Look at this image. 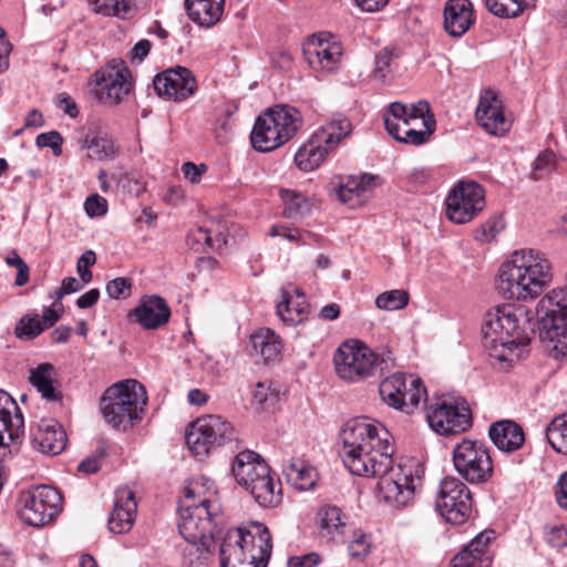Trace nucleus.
<instances>
[{
  "instance_id": "nucleus-1",
  "label": "nucleus",
  "mask_w": 567,
  "mask_h": 567,
  "mask_svg": "<svg viewBox=\"0 0 567 567\" xmlns=\"http://www.w3.org/2000/svg\"><path fill=\"white\" fill-rule=\"evenodd\" d=\"M393 444H385L382 449L377 447L371 451L364 449L354 453L355 460L360 461L359 471L352 467L348 460L342 462L353 475L379 477L380 497L386 504L401 508L413 501L421 477L414 476L412 468L405 465L393 468Z\"/></svg>"
},
{
  "instance_id": "nucleus-2",
  "label": "nucleus",
  "mask_w": 567,
  "mask_h": 567,
  "mask_svg": "<svg viewBox=\"0 0 567 567\" xmlns=\"http://www.w3.org/2000/svg\"><path fill=\"white\" fill-rule=\"evenodd\" d=\"M553 282V266L546 255L535 249L514 251L497 274L496 289L508 300L538 298Z\"/></svg>"
},
{
  "instance_id": "nucleus-3",
  "label": "nucleus",
  "mask_w": 567,
  "mask_h": 567,
  "mask_svg": "<svg viewBox=\"0 0 567 567\" xmlns=\"http://www.w3.org/2000/svg\"><path fill=\"white\" fill-rule=\"evenodd\" d=\"M271 550V535L264 524L230 528L220 544V567H266Z\"/></svg>"
},
{
  "instance_id": "nucleus-4",
  "label": "nucleus",
  "mask_w": 567,
  "mask_h": 567,
  "mask_svg": "<svg viewBox=\"0 0 567 567\" xmlns=\"http://www.w3.org/2000/svg\"><path fill=\"white\" fill-rule=\"evenodd\" d=\"M146 404L144 385L133 379L114 383L100 399V410L106 423L124 431L142 420Z\"/></svg>"
},
{
  "instance_id": "nucleus-5",
  "label": "nucleus",
  "mask_w": 567,
  "mask_h": 567,
  "mask_svg": "<svg viewBox=\"0 0 567 567\" xmlns=\"http://www.w3.org/2000/svg\"><path fill=\"white\" fill-rule=\"evenodd\" d=\"M384 125L388 133L396 141L422 145L434 131V120L426 101L406 105L393 102L384 113Z\"/></svg>"
},
{
  "instance_id": "nucleus-6",
  "label": "nucleus",
  "mask_w": 567,
  "mask_h": 567,
  "mask_svg": "<svg viewBox=\"0 0 567 567\" xmlns=\"http://www.w3.org/2000/svg\"><path fill=\"white\" fill-rule=\"evenodd\" d=\"M352 132V124L342 114L333 115L321 125L295 155L299 169L311 172L318 168L328 154L336 151L339 144Z\"/></svg>"
},
{
  "instance_id": "nucleus-7",
  "label": "nucleus",
  "mask_w": 567,
  "mask_h": 567,
  "mask_svg": "<svg viewBox=\"0 0 567 567\" xmlns=\"http://www.w3.org/2000/svg\"><path fill=\"white\" fill-rule=\"evenodd\" d=\"M197 484L185 487V501L179 507L178 530L186 542L214 538L218 506L206 498L195 502Z\"/></svg>"
},
{
  "instance_id": "nucleus-8",
  "label": "nucleus",
  "mask_w": 567,
  "mask_h": 567,
  "mask_svg": "<svg viewBox=\"0 0 567 567\" xmlns=\"http://www.w3.org/2000/svg\"><path fill=\"white\" fill-rule=\"evenodd\" d=\"M340 440L342 442L339 451L341 458L348 460L357 471L361 465L360 461L355 460L354 453L364 449L371 451L377 447L382 449L385 444H393L389 431L382 424L367 417L348 421L340 433Z\"/></svg>"
},
{
  "instance_id": "nucleus-9",
  "label": "nucleus",
  "mask_w": 567,
  "mask_h": 567,
  "mask_svg": "<svg viewBox=\"0 0 567 567\" xmlns=\"http://www.w3.org/2000/svg\"><path fill=\"white\" fill-rule=\"evenodd\" d=\"M454 470L473 485L487 483L494 473L488 447L477 440L463 439L452 450Z\"/></svg>"
},
{
  "instance_id": "nucleus-10",
  "label": "nucleus",
  "mask_w": 567,
  "mask_h": 567,
  "mask_svg": "<svg viewBox=\"0 0 567 567\" xmlns=\"http://www.w3.org/2000/svg\"><path fill=\"white\" fill-rule=\"evenodd\" d=\"M188 449L196 456L209 452L236 439L233 425L219 415H205L190 423L185 434Z\"/></svg>"
},
{
  "instance_id": "nucleus-11",
  "label": "nucleus",
  "mask_w": 567,
  "mask_h": 567,
  "mask_svg": "<svg viewBox=\"0 0 567 567\" xmlns=\"http://www.w3.org/2000/svg\"><path fill=\"white\" fill-rule=\"evenodd\" d=\"M337 375L343 381L360 382L374 374L378 355L363 342L346 341L333 357Z\"/></svg>"
},
{
  "instance_id": "nucleus-12",
  "label": "nucleus",
  "mask_w": 567,
  "mask_h": 567,
  "mask_svg": "<svg viewBox=\"0 0 567 567\" xmlns=\"http://www.w3.org/2000/svg\"><path fill=\"white\" fill-rule=\"evenodd\" d=\"M379 394L388 406L410 414L426 396V389L420 378L396 372L381 381Z\"/></svg>"
},
{
  "instance_id": "nucleus-13",
  "label": "nucleus",
  "mask_w": 567,
  "mask_h": 567,
  "mask_svg": "<svg viewBox=\"0 0 567 567\" xmlns=\"http://www.w3.org/2000/svg\"><path fill=\"white\" fill-rule=\"evenodd\" d=\"M472 495L468 487L454 476L444 477L439 485L435 506L450 524L461 525L472 513Z\"/></svg>"
},
{
  "instance_id": "nucleus-14",
  "label": "nucleus",
  "mask_w": 567,
  "mask_h": 567,
  "mask_svg": "<svg viewBox=\"0 0 567 567\" xmlns=\"http://www.w3.org/2000/svg\"><path fill=\"white\" fill-rule=\"evenodd\" d=\"M426 420L439 434H458L472 426V413L465 399L446 398L432 404L426 412Z\"/></svg>"
},
{
  "instance_id": "nucleus-15",
  "label": "nucleus",
  "mask_w": 567,
  "mask_h": 567,
  "mask_svg": "<svg viewBox=\"0 0 567 567\" xmlns=\"http://www.w3.org/2000/svg\"><path fill=\"white\" fill-rule=\"evenodd\" d=\"M20 504L21 519L30 526L40 527L59 513L62 497L55 488L42 485L22 493Z\"/></svg>"
},
{
  "instance_id": "nucleus-16",
  "label": "nucleus",
  "mask_w": 567,
  "mask_h": 567,
  "mask_svg": "<svg viewBox=\"0 0 567 567\" xmlns=\"http://www.w3.org/2000/svg\"><path fill=\"white\" fill-rule=\"evenodd\" d=\"M446 217L455 224L471 221L485 207V193L475 182H460L449 193Z\"/></svg>"
},
{
  "instance_id": "nucleus-17",
  "label": "nucleus",
  "mask_w": 567,
  "mask_h": 567,
  "mask_svg": "<svg viewBox=\"0 0 567 567\" xmlns=\"http://www.w3.org/2000/svg\"><path fill=\"white\" fill-rule=\"evenodd\" d=\"M131 90V72L123 60H112L95 73L94 91L103 103L117 104L128 95Z\"/></svg>"
},
{
  "instance_id": "nucleus-18",
  "label": "nucleus",
  "mask_w": 567,
  "mask_h": 567,
  "mask_svg": "<svg viewBox=\"0 0 567 567\" xmlns=\"http://www.w3.org/2000/svg\"><path fill=\"white\" fill-rule=\"evenodd\" d=\"M511 320H516V323L524 326L526 322V307L506 303L489 310L485 315L482 328L486 344L494 349L498 347L505 349V341H509L508 324Z\"/></svg>"
},
{
  "instance_id": "nucleus-19",
  "label": "nucleus",
  "mask_w": 567,
  "mask_h": 567,
  "mask_svg": "<svg viewBox=\"0 0 567 567\" xmlns=\"http://www.w3.org/2000/svg\"><path fill=\"white\" fill-rule=\"evenodd\" d=\"M475 118L477 124L493 136H504L512 126V121L505 116L503 101L498 93L491 89L481 93Z\"/></svg>"
},
{
  "instance_id": "nucleus-20",
  "label": "nucleus",
  "mask_w": 567,
  "mask_h": 567,
  "mask_svg": "<svg viewBox=\"0 0 567 567\" xmlns=\"http://www.w3.org/2000/svg\"><path fill=\"white\" fill-rule=\"evenodd\" d=\"M153 85L161 97L174 101H184L197 90V81L193 72L179 65L157 74Z\"/></svg>"
},
{
  "instance_id": "nucleus-21",
  "label": "nucleus",
  "mask_w": 567,
  "mask_h": 567,
  "mask_svg": "<svg viewBox=\"0 0 567 567\" xmlns=\"http://www.w3.org/2000/svg\"><path fill=\"white\" fill-rule=\"evenodd\" d=\"M32 447L47 455H58L66 446V433L53 419H42L31 430Z\"/></svg>"
},
{
  "instance_id": "nucleus-22",
  "label": "nucleus",
  "mask_w": 567,
  "mask_h": 567,
  "mask_svg": "<svg viewBox=\"0 0 567 567\" xmlns=\"http://www.w3.org/2000/svg\"><path fill=\"white\" fill-rule=\"evenodd\" d=\"M303 56L313 70L333 71L341 56L338 43L312 35L303 45Z\"/></svg>"
},
{
  "instance_id": "nucleus-23",
  "label": "nucleus",
  "mask_w": 567,
  "mask_h": 567,
  "mask_svg": "<svg viewBox=\"0 0 567 567\" xmlns=\"http://www.w3.org/2000/svg\"><path fill=\"white\" fill-rule=\"evenodd\" d=\"M137 503L134 492L128 487H120L115 492L113 511L109 517V529L114 534L131 530L135 522Z\"/></svg>"
},
{
  "instance_id": "nucleus-24",
  "label": "nucleus",
  "mask_w": 567,
  "mask_h": 567,
  "mask_svg": "<svg viewBox=\"0 0 567 567\" xmlns=\"http://www.w3.org/2000/svg\"><path fill=\"white\" fill-rule=\"evenodd\" d=\"M135 321L146 330H155L165 326L171 318V309L159 296H144L133 310Z\"/></svg>"
},
{
  "instance_id": "nucleus-25",
  "label": "nucleus",
  "mask_w": 567,
  "mask_h": 567,
  "mask_svg": "<svg viewBox=\"0 0 567 567\" xmlns=\"http://www.w3.org/2000/svg\"><path fill=\"white\" fill-rule=\"evenodd\" d=\"M184 8L194 24L208 30L221 21L225 0H184Z\"/></svg>"
},
{
  "instance_id": "nucleus-26",
  "label": "nucleus",
  "mask_w": 567,
  "mask_h": 567,
  "mask_svg": "<svg viewBox=\"0 0 567 567\" xmlns=\"http://www.w3.org/2000/svg\"><path fill=\"white\" fill-rule=\"evenodd\" d=\"M493 532H482L476 535L453 559L451 567H489L487 554Z\"/></svg>"
},
{
  "instance_id": "nucleus-27",
  "label": "nucleus",
  "mask_w": 567,
  "mask_h": 567,
  "mask_svg": "<svg viewBox=\"0 0 567 567\" xmlns=\"http://www.w3.org/2000/svg\"><path fill=\"white\" fill-rule=\"evenodd\" d=\"M474 23L470 0H449L444 8V29L454 38L462 37Z\"/></svg>"
},
{
  "instance_id": "nucleus-28",
  "label": "nucleus",
  "mask_w": 567,
  "mask_h": 567,
  "mask_svg": "<svg viewBox=\"0 0 567 567\" xmlns=\"http://www.w3.org/2000/svg\"><path fill=\"white\" fill-rule=\"evenodd\" d=\"M269 466L254 451H244L237 454L231 466V473L237 483L245 488L261 475H265Z\"/></svg>"
},
{
  "instance_id": "nucleus-29",
  "label": "nucleus",
  "mask_w": 567,
  "mask_h": 567,
  "mask_svg": "<svg viewBox=\"0 0 567 567\" xmlns=\"http://www.w3.org/2000/svg\"><path fill=\"white\" fill-rule=\"evenodd\" d=\"M265 115L268 123L280 134L284 143L292 138L302 124L300 112L288 105H276L269 109Z\"/></svg>"
},
{
  "instance_id": "nucleus-30",
  "label": "nucleus",
  "mask_w": 567,
  "mask_h": 567,
  "mask_svg": "<svg viewBox=\"0 0 567 567\" xmlns=\"http://www.w3.org/2000/svg\"><path fill=\"white\" fill-rule=\"evenodd\" d=\"M488 435L494 445L505 452L517 451L525 442L523 429L509 420L493 423L489 426Z\"/></svg>"
},
{
  "instance_id": "nucleus-31",
  "label": "nucleus",
  "mask_w": 567,
  "mask_h": 567,
  "mask_svg": "<svg viewBox=\"0 0 567 567\" xmlns=\"http://www.w3.org/2000/svg\"><path fill=\"white\" fill-rule=\"evenodd\" d=\"M286 481L298 491H309L313 488L317 481V471L315 467L305 463L298 457L290 458L282 468Z\"/></svg>"
},
{
  "instance_id": "nucleus-32",
  "label": "nucleus",
  "mask_w": 567,
  "mask_h": 567,
  "mask_svg": "<svg viewBox=\"0 0 567 567\" xmlns=\"http://www.w3.org/2000/svg\"><path fill=\"white\" fill-rule=\"evenodd\" d=\"M320 534L329 540H337L344 534L348 517L332 505H326L318 512Z\"/></svg>"
},
{
  "instance_id": "nucleus-33",
  "label": "nucleus",
  "mask_w": 567,
  "mask_h": 567,
  "mask_svg": "<svg viewBox=\"0 0 567 567\" xmlns=\"http://www.w3.org/2000/svg\"><path fill=\"white\" fill-rule=\"evenodd\" d=\"M279 485L274 482L270 470H268L265 475L256 478L246 489L260 506L275 507L281 501Z\"/></svg>"
},
{
  "instance_id": "nucleus-34",
  "label": "nucleus",
  "mask_w": 567,
  "mask_h": 567,
  "mask_svg": "<svg viewBox=\"0 0 567 567\" xmlns=\"http://www.w3.org/2000/svg\"><path fill=\"white\" fill-rule=\"evenodd\" d=\"M308 311L309 303L305 295H299L298 298L293 299L288 291H281V300L277 305V315L284 322L290 326L299 324L307 318Z\"/></svg>"
},
{
  "instance_id": "nucleus-35",
  "label": "nucleus",
  "mask_w": 567,
  "mask_h": 567,
  "mask_svg": "<svg viewBox=\"0 0 567 567\" xmlns=\"http://www.w3.org/2000/svg\"><path fill=\"white\" fill-rule=\"evenodd\" d=\"M250 141L252 147L259 152H270L285 144L280 134L268 123L265 114L257 117Z\"/></svg>"
},
{
  "instance_id": "nucleus-36",
  "label": "nucleus",
  "mask_w": 567,
  "mask_h": 567,
  "mask_svg": "<svg viewBox=\"0 0 567 567\" xmlns=\"http://www.w3.org/2000/svg\"><path fill=\"white\" fill-rule=\"evenodd\" d=\"M250 344L256 354L266 363L275 362L281 352L279 337L270 329H261L250 337Z\"/></svg>"
},
{
  "instance_id": "nucleus-37",
  "label": "nucleus",
  "mask_w": 567,
  "mask_h": 567,
  "mask_svg": "<svg viewBox=\"0 0 567 567\" xmlns=\"http://www.w3.org/2000/svg\"><path fill=\"white\" fill-rule=\"evenodd\" d=\"M54 367L51 363H41L30 371V383L41 393L42 398L48 401H60L62 398L53 385Z\"/></svg>"
},
{
  "instance_id": "nucleus-38",
  "label": "nucleus",
  "mask_w": 567,
  "mask_h": 567,
  "mask_svg": "<svg viewBox=\"0 0 567 567\" xmlns=\"http://www.w3.org/2000/svg\"><path fill=\"white\" fill-rule=\"evenodd\" d=\"M535 324L533 311L526 307V322L524 327L518 322L516 323V320H511L508 324L509 341H505V349L512 351L514 348L526 347L535 333Z\"/></svg>"
},
{
  "instance_id": "nucleus-39",
  "label": "nucleus",
  "mask_w": 567,
  "mask_h": 567,
  "mask_svg": "<svg viewBox=\"0 0 567 567\" xmlns=\"http://www.w3.org/2000/svg\"><path fill=\"white\" fill-rule=\"evenodd\" d=\"M546 439L553 450L567 456V413L550 421L546 427Z\"/></svg>"
},
{
  "instance_id": "nucleus-40",
  "label": "nucleus",
  "mask_w": 567,
  "mask_h": 567,
  "mask_svg": "<svg viewBox=\"0 0 567 567\" xmlns=\"http://www.w3.org/2000/svg\"><path fill=\"white\" fill-rule=\"evenodd\" d=\"M535 0H485L486 9L501 18L518 17L524 10L533 7Z\"/></svg>"
},
{
  "instance_id": "nucleus-41",
  "label": "nucleus",
  "mask_w": 567,
  "mask_h": 567,
  "mask_svg": "<svg viewBox=\"0 0 567 567\" xmlns=\"http://www.w3.org/2000/svg\"><path fill=\"white\" fill-rule=\"evenodd\" d=\"M83 147L90 152V157L97 161L113 159L117 155L118 148L114 141L107 136H94L85 138Z\"/></svg>"
},
{
  "instance_id": "nucleus-42",
  "label": "nucleus",
  "mask_w": 567,
  "mask_h": 567,
  "mask_svg": "<svg viewBox=\"0 0 567 567\" xmlns=\"http://www.w3.org/2000/svg\"><path fill=\"white\" fill-rule=\"evenodd\" d=\"M559 165L558 156L551 150H544L535 158L529 178L533 181H542L549 177L557 171Z\"/></svg>"
},
{
  "instance_id": "nucleus-43",
  "label": "nucleus",
  "mask_w": 567,
  "mask_h": 567,
  "mask_svg": "<svg viewBox=\"0 0 567 567\" xmlns=\"http://www.w3.org/2000/svg\"><path fill=\"white\" fill-rule=\"evenodd\" d=\"M281 198L285 203L284 216L287 218H298L310 212L308 199L295 190H281Z\"/></svg>"
},
{
  "instance_id": "nucleus-44",
  "label": "nucleus",
  "mask_w": 567,
  "mask_h": 567,
  "mask_svg": "<svg viewBox=\"0 0 567 567\" xmlns=\"http://www.w3.org/2000/svg\"><path fill=\"white\" fill-rule=\"evenodd\" d=\"M93 10L102 16L125 18L132 9V0H87Z\"/></svg>"
},
{
  "instance_id": "nucleus-45",
  "label": "nucleus",
  "mask_w": 567,
  "mask_h": 567,
  "mask_svg": "<svg viewBox=\"0 0 567 567\" xmlns=\"http://www.w3.org/2000/svg\"><path fill=\"white\" fill-rule=\"evenodd\" d=\"M409 303V293L403 289H393L380 293L375 298V306L380 310L394 311Z\"/></svg>"
},
{
  "instance_id": "nucleus-46",
  "label": "nucleus",
  "mask_w": 567,
  "mask_h": 567,
  "mask_svg": "<svg viewBox=\"0 0 567 567\" xmlns=\"http://www.w3.org/2000/svg\"><path fill=\"white\" fill-rule=\"evenodd\" d=\"M186 543L187 545L183 548V557L186 564L193 566L194 564L204 561L208 558L209 549L214 544V538Z\"/></svg>"
},
{
  "instance_id": "nucleus-47",
  "label": "nucleus",
  "mask_w": 567,
  "mask_h": 567,
  "mask_svg": "<svg viewBox=\"0 0 567 567\" xmlns=\"http://www.w3.org/2000/svg\"><path fill=\"white\" fill-rule=\"evenodd\" d=\"M398 58L393 49L384 48L377 55L371 78L374 81L383 83L388 75L392 72V62Z\"/></svg>"
},
{
  "instance_id": "nucleus-48",
  "label": "nucleus",
  "mask_w": 567,
  "mask_h": 567,
  "mask_svg": "<svg viewBox=\"0 0 567 567\" xmlns=\"http://www.w3.org/2000/svg\"><path fill=\"white\" fill-rule=\"evenodd\" d=\"M44 329L45 328L38 315H25L16 326L14 333L20 339L24 338L31 340L38 337Z\"/></svg>"
},
{
  "instance_id": "nucleus-49",
  "label": "nucleus",
  "mask_w": 567,
  "mask_h": 567,
  "mask_svg": "<svg viewBox=\"0 0 567 567\" xmlns=\"http://www.w3.org/2000/svg\"><path fill=\"white\" fill-rule=\"evenodd\" d=\"M336 194L341 203L348 204L351 207L361 203L362 193L353 176L348 177L346 183L339 185L336 189Z\"/></svg>"
},
{
  "instance_id": "nucleus-50",
  "label": "nucleus",
  "mask_w": 567,
  "mask_h": 567,
  "mask_svg": "<svg viewBox=\"0 0 567 567\" xmlns=\"http://www.w3.org/2000/svg\"><path fill=\"white\" fill-rule=\"evenodd\" d=\"M254 402L262 405L270 402L271 404L280 400V386L274 382H258L252 394Z\"/></svg>"
},
{
  "instance_id": "nucleus-51",
  "label": "nucleus",
  "mask_w": 567,
  "mask_h": 567,
  "mask_svg": "<svg viewBox=\"0 0 567 567\" xmlns=\"http://www.w3.org/2000/svg\"><path fill=\"white\" fill-rule=\"evenodd\" d=\"M62 143L63 137L56 131H50L47 133H41L35 138V144L39 147H49L52 150L55 156L61 155L62 153Z\"/></svg>"
},
{
  "instance_id": "nucleus-52",
  "label": "nucleus",
  "mask_w": 567,
  "mask_h": 567,
  "mask_svg": "<svg viewBox=\"0 0 567 567\" xmlns=\"http://www.w3.org/2000/svg\"><path fill=\"white\" fill-rule=\"evenodd\" d=\"M132 282L127 278L118 277L107 282L106 292L113 299H125L131 295Z\"/></svg>"
},
{
  "instance_id": "nucleus-53",
  "label": "nucleus",
  "mask_w": 567,
  "mask_h": 567,
  "mask_svg": "<svg viewBox=\"0 0 567 567\" xmlns=\"http://www.w3.org/2000/svg\"><path fill=\"white\" fill-rule=\"evenodd\" d=\"M370 542L362 532H354L353 538L348 545V550L353 558H363L370 553Z\"/></svg>"
},
{
  "instance_id": "nucleus-54",
  "label": "nucleus",
  "mask_w": 567,
  "mask_h": 567,
  "mask_svg": "<svg viewBox=\"0 0 567 567\" xmlns=\"http://www.w3.org/2000/svg\"><path fill=\"white\" fill-rule=\"evenodd\" d=\"M96 261V256L93 250L84 251L78 260L76 270L83 285L89 284L92 280V271L90 267Z\"/></svg>"
},
{
  "instance_id": "nucleus-55",
  "label": "nucleus",
  "mask_w": 567,
  "mask_h": 567,
  "mask_svg": "<svg viewBox=\"0 0 567 567\" xmlns=\"http://www.w3.org/2000/svg\"><path fill=\"white\" fill-rule=\"evenodd\" d=\"M84 209L90 217L103 216L107 213V200L97 194H93L85 199Z\"/></svg>"
},
{
  "instance_id": "nucleus-56",
  "label": "nucleus",
  "mask_w": 567,
  "mask_h": 567,
  "mask_svg": "<svg viewBox=\"0 0 567 567\" xmlns=\"http://www.w3.org/2000/svg\"><path fill=\"white\" fill-rule=\"evenodd\" d=\"M320 560L317 553L292 556L288 559V567H316L320 564Z\"/></svg>"
},
{
  "instance_id": "nucleus-57",
  "label": "nucleus",
  "mask_w": 567,
  "mask_h": 567,
  "mask_svg": "<svg viewBox=\"0 0 567 567\" xmlns=\"http://www.w3.org/2000/svg\"><path fill=\"white\" fill-rule=\"evenodd\" d=\"M11 50L12 45L7 39V33L4 29L0 27V73L9 68V54Z\"/></svg>"
},
{
  "instance_id": "nucleus-58",
  "label": "nucleus",
  "mask_w": 567,
  "mask_h": 567,
  "mask_svg": "<svg viewBox=\"0 0 567 567\" xmlns=\"http://www.w3.org/2000/svg\"><path fill=\"white\" fill-rule=\"evenodd\" d=\"M62 311L63 306L59 302H54L53 307L44 308L42 318H40L44 328L54 326V323L61 318Z\"/></svg>"
},
{
  "instance_id": "nucleus-59",
  "label": "nucleus",
  "mask_w": 567,
  "mask_h": 567,
  "mask_svg": "<svg viewBox=\"0 0 567 567\" xmlns=\"http://www.w3.org/2000/svg\"><path fill=\"white\" fill-rule=\"evenodd\" d=\"M546 540L553 547L567 545V529L563 526L550 528L546 534Z\"/></svg>"
},
{
  "instance_id": "nucleus-60",
  "label": "nucleus",
  "mask_w": 567,
  "mask_h": 567,
  "mask_svg": "<svg viewBox=\"0 0 567 567\" xmlns=\"http://www.w3.org/2000/svg\"><path fill=\"white\" fill-rule=\"evenodd\" d=\"M182 172L187 179H189L192 183H196L206 172V166L203 164L196 165L192 162H186L182 166Z\"/></svg>"
},
{
  "instance_id": "nucleus-61",
  "label": "nucleus",
  "mask_w": 567,
  "mask_h": 567,
  "mask_svg": "<svg viewBox=\"0 0 567 567\" xmlns=\"http://www.w3.org/2000/svg\"><path fill=\"white\" fill-rule=\"evenodd\" d=\"M555 496L557 504L567 509V471L558 478Z\"/></svg>"
},
{
  "instance_id": "nucleus-62",
  "label": "nucleus",
  "mask_w": 567,
  "mask_h": 567,
  "mask_svg": "<svg viewBox=\"0 0 567 567\" xmlns=\"http://www.w3.org/2000/svg\"><path fill=\"white\" fill-rule=\"evenodd\" d=\"M482 227L484 235L488 239H493L504 228V223L501 217L495 216L487 220Z\"/></svg>"
},
{
  "instance_id": "nucleus-63",
  "label": "nucleus",
  "mask_w": 567,
  "mask_h": 567,
  "mask_svg": "<svg viewBox=\"0 0 567 567\" xmlns=\"http://www.w3.org/2000/svg\"><path fill=\"white\" fill-rule=\"evenodd\" d=\"M99 298H100L99 289H96V288L91 289L78 298L76 306L80 309L91 308L92 306H94L97 302Z\"/></svg>"
},
{
  "instance_id": "nucleus-64",
  "label": "nucleus",
  "mask_w": 567,
  "mask_h": 567,
  "mask_svg": "<svg viewBox=\"0 0 567 567\" xmlns=\"http://www.w3.org/2000/svg\"><path fill=\"white\" fill-rule=\"evenodd\" d=\"M151 50V42L148 40L138 41L131 50L130 56L132 60L142 61Z\"/></svg>"
}]
</instances>
